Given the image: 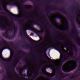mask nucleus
Listing matches in <instances>:
<instances>
[{
  "mask_svg": "<svg viewBox=\"0 0 80 80\" xmlns=\"http://www.w3.org/2000/svg\"><path fill=\"white\" fill-rule=\"evenodd\" d=\"M0 1L2 2L3 5L4 6L13 4V5H15V6H16L18 7L19 11V15H15L11 12H8L10 14L13 16V17L21 18L23 16L24 14L22 12V5L20 3V2H19L18 0H0Z\"/></svg>",
  "mask_w": 80,
  "mask_h": 80,
  "instance_id": "nucleus-1",
  "label": "nucleus"
},
{
  "mask_svg": "<svg viewBox=\"0 0 80 80\" xmlns=\"http://www.w3.org/2000/svg\"><path fill=\"white\" fill-rule=\"evenodd\" d=\"M60 58L53 61V63L55 64L54 66L52 65H50L49 66L51 68H52V74L46 73L47 75L49 76L50 77H54L55 75V67H59L61 65V62H63L67 60L66 56H63L62 54H61L60 56Z\"/></svg>",
  "mask_w": 80,
  "mask_h": 80,
  "instance_id": "nucleus-2",
  "label": "nucleus"
},
{
  "mask_svg": "<svg viewBox=\"0 0 80 80\" xmlns=\"http://www.w3.org/2000/svg\"><path fill=\"white\" fill-rule=\"evenodd\" d=\"M77 62L74 61L67 62L62 67V70L64 72H68L77 67Z\"/></svg>",
  "mask_w": 80,
  "mask_h": 80,
  "instance_id": "nucleus-3",
  "label": "nucleus"
},
{
  "mask_svg": "<svg viewBox=\"0 0 80 80\" xmlns=\"http://www.w3.org/2000/svg\"><path fill=\"white\" fill-rule=\"evenodd\" d=\"M24 29L25 30H32L33 27L32 25V23L30 22H28L25 24L24 26Z\"/></svg>",
  "mask_w": 80,
  "mask_h": 80,
  "instance_id": "nucleus-4",
  "label": "nucleus"
},
{
  "mask_svg": "<svg viewBox=\"0 0 80 80\" xmlns=\"http://www.w3.org/2000/svg\"><path fill=\"white\" fill-rule=\"evenodd\" d=\"M48 43L49 45H55V43L51 41H49Z\"/></svg>",
  "mask_w": 80,
  "mask_h": 80,
  "instance_id": "nucleus-5",
  "label": "nucleus"
},
{
  "mask_svg": "<svg viewBox=\"0 0 80 80\" xmlns=\"http://www.w3.org/2000/svg\"><path fill=\"white\" fill-rule=\"evenodd\" d=\"M2 50V49H1L0 50V57L1 58H3V57L2 56V53L0 52Z\"/></svg>",
  "mask_w": 80,
  "mask_h": 80,
  "instance_id": "nucleus-6",
  "label": "nucleus"
},
{
  "mask_svg": "<svg viewBox=\"0 0 80 80\" xmlns=\"http://www.w3.org/2000/svg\"><path fill=\"white\" fill-rule=\"evenodd\" d=\"M38 32H39V33H41V32H43V29H42L41 31H37Z\"/></svg>",
  "mask_w": 80,
  "mask_h": 80,
  "instance_id": "nucleus-7",
  "label": "nucleus"
},
{
  "mask_svg": "<svg viewBox=\"0 0 80 80\" xmlns=\"http://www.w3.org/2000/svg\"><path fill=\"white\" fill-rule=\"evenodd\" d=\"M5 60H6V61H7V62H8L9 61H10V59H5Z\"/></svg>",
  "mask_w": 80,
  "mask_h": 80,
  "instance_id": "nucleus-8",
  "label": "nucleus"
},
{
  "mask_svg": "<svg viewBox=\"0 0 80 80\" xmlns=\"http://www.w3.org/2000/svg\"><path fill=\"white\" fill-rule=\"evenodd\" d=\"M10 53H12V51L11 50H10Z\"/></svg>",
  "mask_w": 80,
  "mask_h": 80,
  "instance_id": "nucleus-9",
  "label": "nucleus"
},
{
  "mask_svg": "<svg viewBox=\"0 0 80 80\" xmlns=\"http://www.w3.org/2000/svg\"><path fill=\"white\" fill-rule=\"evenodd\" d=\"M33 35V33H31V36Z\"/></svg>",
  "mask_w": 80,
  "mask_h": 80,
  "instance_id": "nucleus-10",
  "label": "nucleus"
},
{
  "mask_svg": "<svg viewBox=\"0 0 80 80\" xmlns=\"http://www.w3.org/2000/svg\"><path fill=\"white\" fill-rule=\"evenodd\" d=\"M11 57H12V54H11Z\"/></svg>",
  "mask_w": 80,
  "mask_h": 80,
  "instance_id": "nucleus-11",
  "label": "nucleus"
},
{
  "mask_svg": "<svg viewBox=\"0 0 80 80\" xmlns=\"http://www.w3.org/2000/svg\"><path fill=\"white\" fill-rule=\"evenodd\" d=\"M38 42V41H36V42Z\"/></svg>",
  "mask_w": 80,
  "mask_h": 80,
  "instance_id": "nucleus-12",
  "label": "nucleus"
}]
</instances>
